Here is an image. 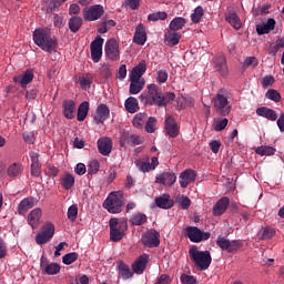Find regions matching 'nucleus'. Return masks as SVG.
Listing matches in <instances>:
<instances>
[{"mask_svg": "<svg viewBox=\"0 0 284 284\" xmlns=\"http://www.w3.org/2000/svg\"><path fill=\"white\" fill-rule=\"evenodd\" d=\"M139 99L143 105L165 108V105L176 99V94L174 92L163 93V90L159 85L152 83L146 87V90L140 94Z\"/></svg>", "mask_w": 284, "mask_h": 284, "instance_id": "obj_1", "label": "nucleus"}, {"mask_svg": "<svg viewBox=\"0 0 284 284\" xmlns=\"http://www.w3.org/2000/svg\"><path fill=\"white\" fill-rule=\"evenodd\" d=\"M33 42L41 48L43 52H48L49 54L57 52V47L59 45L57 39L52 38V33L47 29H36L33 32Z\"/></svg>", "mask_w": 284, "mask_h": 284, "instance_id": "obj_2", "label": "nucleus"}, {"mask_svg": "<svg viewBox=\"0 0 284 284\" xmlns=\"http://www.w3.org/2000/svg\"><path fill=\"white\" fill-rule=\"evenodd\" d=\"M189 256L195 267H199L201 272H205V270L212 265V255L210 254V251H199V247L192 246L189 250Z\"/></svg>", "mask_w": 284, "mask_h": 284, "instance_id": "obj_3", "label": "nucleus"}, {"mask_svg": "<svg viewBox=\"0 0 284 284\" xmlns=\"http://www.w3.org/2000/svg\"><path fill=\"white\" fill-rule=\"evenodd\" d=\"M124 201L123 193L121 191H114L108 195L102 206L110 214H121V212H123V206L125 205Z\"/></svg>", "mask_w": 284, "mask_h": 284, "instance_id": "obj_4", "label": "nucleus"}, {"mask_svg": "<svg viewBox=\"0 0 284 284\" xmlns=\"http://www.w3.org/2000/svg\"><path fill=\"white\" fill-rule=\"evenodd\" d=\"M213 108L220 116H227L232 112V104L227 100V91L220 90L213 98Z\"/></svg>", "mask_w": 284, "mask_h": 284, "instance_id": "obj_5", "label": "nucleus"}, {"mask_svg": "<svg viewBox=\"0 0 284 284\" xmlns=\"http://www.w3.org/2000/svg\"><path fill=\"white\" fill-rule=\"evenodd\" d=\"M84 21H99L103 14H105V9L101 4H93L91 7H85L82 10Z\"/></svg>", "mask_w": 284, "mask_h": 284, "instance_id": "obj_6", "label": "nucleus"}, {"mask_svg": "<svg viewBox=\"0 0 284 284\" xmlns=\"http://www.w3.org/2000/svg\"><path fill=\"white\" fill-rule=\"evenodd\" d=\"M186 236L191 243H203V241H209L212 234L210 232H203L196 226H187Z\"/></svg>", "mask_w": 284, "mask_h": 284, "instance_id": "obj_7", "label": "nucleus"}, {"mask_svg": "<svg viewBox=\"0 0 284 284\" xmlns=\"http://www.w3.org/2000/svg\"><path fill=\"white\" fill-rule=\"evenodd\" d=\"M53 236H54V224H52L51 222H48L42 226L41 232L37 234L36 243L38 245H45V243H50V241H52Z\"/></svg>", "mask_w": 284, "mask_h": 284, "instance_id": "obj_8", "label": "nucleus"}, {"mask_svg": "<svg viewBox=\"0 0 284 284\" xmlns=\"http://www.w3.org/2000/svg\"><path fill=\"white\" fill-rule=\"evenodd\" d=\"M216 245L222 250L223 252H229V254H232L233 252H236L241 247V241L239 240H227L225 236L219 235L216 240Z\"/></svg>", "mask_w": 284, "mask_h": 284, "instance_id": "obj_9", "label": "nucleus"}, {"mask_svg": "<svg viewBox=\"0 0 284 284\" xmlns=\"http://www.w3.org/2000/svg\"><path fill=\"white\" fill-rule=\"evenodd\" d=\"M103 43L105 40L101 36H97L95 39L90 44L91 59L93 63H99L103 57Z\"/></svg>", "mask_w": 284, "mask_h": 284, "instance_id": "obj_10", "label": "nucleus"}, {"mask_svg": "<svg viewBox=\"0 0 284 284\" xmlns=\"http://www.w3.org/2000/svg\"><path fill=\"white\" fill-rule=\"evenodd\" d=\"M161 233L156 230L146 231L142 235V243L145 247H159L161 245Z\"/></svg>", "mask_w": 284, "mask_h": 284, "instance_id": "obj_11", "label": "nucleus"}, {"mask_svg": "<svg viewBox=\"0 0 284 284\" xmlns=\"http://www.w3.org/2000/svg\"><path fill=\"white\" fill-rule=\"evenodd\" d=\"M104 52L111 61H119V42L114 39L108 40L104 47Z\"/></svg>", "mask_w": 284, "mask_h": 284, "instance_id": "obj_12", "label": "nucleus"}, {"mask_svg": "<svg viewBox=\"0 0 284 284\" xmlns=\"http://www.w3.org/2000/svg\"><path fill=\"white\" fill-rule=\"evenodd\" d=\"M40 270L43 274H48L49 276H54L61 272V265L58 263H48V257H41L40 260Z\"/></svg>", "mask_w": 284, "mask_h": 284, "instance_id": "obj_13", "label": "nucleus"}, {"mask_svg": "<svg viewBox=\"0 0 284 284\" xmlns=\"http://www.w3.org/2000/svg\"><path fill=\"white\" fill-rule=\"evenodd\" d=\"M227 207H230V197H221L213 206V216H223V213L227 212Z\"/></svg>", "mask_w": 284, "mask_h": 284, "instance_id": "obj_14", "label": "nucleus"}, {"mask_svg": "<svg viewBox=\"0 0 284 284\" xmlns=\"http://www.w3.org/2000/svg\"><path fill=\"white\" fill-rule=\"evenodd\" d=\"M93 119L98 125L108 121V119H110V108L108 106V104H100L97 108L95 115Z\"/></svg>", "mask_w": 284, "mask_h": 284, "instance_id": "obj_15", "label": "nucleus"}, {"mask_svg": "<svg viewBox=\"0 0 284 284\" xmlns=\"http://www.w3.org/2000/svg\"><path fill=\"white\" fill-rule=\"evenodd\" d=\"M166 134L171 136V139H176L179 136V124L176 120L172 115H169L164 122Z\"/></svg>", "mask_w": 284, "mask_h": 284, "instance_id": "obj_16", "label": "nucleus"}, {"mask_svg": "<svg viewBox=\"0 0 284 284\" xmlns=\"http://www.w3.org/2000/svg\"><path fill=\"white\" fill-rule=\"evenodd\" d=\"M34 79V72L32 70H27L20 75L13 78L14 83H20L21 88H28L29 83H32Z\"/></svg>", "mask_w": 284, "mask_h": 284, "instance_id": "obj_17", "label": "nucleus"}, {"mask_svg": "<svg viewBox=\"0 0 284 284\" xmlns=\"http://www.w3.org/2000/svg\"><path fill=\"white\" fill-rule=\"evenodd\" d=\"M180 179L181 187H187L190 183H194L196 181V171L186 169L180 174Z\"/></svg>", "mask_w": 284, "mask_h": 284, "instance_id": "obj_18", "label": "nucleus"}, {"mask_svg": "<svg viewBox=\"0 0 284 284\" xmlns=\"http://www.w3.org/2000/svg\"><path fill=\"white\" fill-rule=\"evenodd\" d=\"M121 145H131L134 148L135 145H141L143 144V138L136 135V134H129V133H123L120 140Z\"/></svg>", "mask_w": 284, "mask_h": 284, "instance_id": "obj_19", "label": "nucleus"}, {"mask_svg": "<svg viewBox=\"0 0 284 284\" xmlns=\"http://www.w3.org/2000/svg\"><path fill=\"white\" fill-rule=\"evenodd\" d=\"M146 41H148V33L145 32V27L142 23H140L135 28L133 43H136V45H145Z\"/></svg>", "mask_w": 284, "mask_h": 284, "instance_id": "obj_20", "label": "nucleus"}, {"mask_svg": "<svg viewBox=\"0 0 284 284\" xmlns=\"http://www.w3.org/2000/svg\"><path fill=\"white\" fill-rule=\"evenodd\" d=\"M155 183L172 186L173 183H176V174L174 172H163L155 178Z\"/></svg>", "mask_w": 284, "mask_h": 284, "instance_id": "obj_21", "label": "nucleus"}, {"mask_svg": "<svg viewBox=\"0 0 284 284\" xmlns=\"http://www.w3.org/2000/svg\"><path fill=\"white\" fill-rule=\"evenodd\" d=\"M37 205V199L29 196L23 199L18 205V213L23 215L28 210H32Z\"/></svg>", "mask_w": 284, "mask_h": 284, "instance_id": "obj_22", "label": "nucleus"}, {"mask_svg": "<svg viewBox=\"0 0 284 284\" xmlns=\"http://www.w3.org/2000/svg\"><path fill=\"white\" fill-rule=\"evenodd\" d=\"M98 150L102 156H108L112 152V140L102 138L98 140Z\"/></svg>", "mask_w": 284, "mask_h": 284, "instance_id": "obj_23", "label": "nucleus"}, {"mask_svg": "<svg viewBox=\"0 0 284 284\" xmlns=\"http://www.w3.org/2000/svg\"><path fill=\"white\" fill-rule=\"evenodd\" d=\"M130 94H139L145 88V79L130 78Z\"/></svg>", "mask_w": 284, "mask_h": 284, "instance_id": "obj_24", "label": "nucleus"}, {"mask_svg": "<svg viewBox=\"0 0 284 284\" xmlns=\"http://www.w3.org/2000/svg\"><path fill=\"white\" fill-rule=\"evenodd\" d=\"M274 28H276V20L270 18L266 23L256 26V32L261 37L263 34H270L271 30H274Z\"/></svg>", "mask_w": 284, "mask_h": 284, "instance_id": "obj_25", "label": "nucleus"}, {"mask_svg": "<svg viewBox=\"0 0 284 284\" xmlns=\"http://www.w3.org/2000/svg\"><path fill=\"white\" fill-rule=\"evenodd\" d=\"M148 255H141L133 264L132 270L135 274H143L145 267L148 266Z\"/></svg>", "mask_w": 284, "mask_h": 284, "instance_id": "obj_26", "label": "nucleus"}, {"mask_svg": "<svg viewBox=\"0 0 284 284\" xmlns=\"http://www.w3.org/2000/svg\"><path fill=\"white\" fill-rule=\"evenodd\" d=\"M215 62V70L222 74V77H225L227 74V59H225L224 54H220L214 58Z\"/></svg>", "mask_w": 284, "mask_h": 284, "instance_id": "obj_27", "label": "nucleus"}, {"mask_svg": "<svg viewBox=\"0 0 284 284\" xmlns=\"http://www.w3.org/2000/svg\"><path fill=\"white\" fill-rule=\"evenodd\" d=\"M256 114H257V116H263L264 119H267L268 121H276V119H278L276 111H274L273 109H268L267 106L257 108Z\"/></svg>", "mask_w": 284, "mask_h": 284, "instance_id": "obj_28", "label": "nucleus"}, {"mask_svg": "<svg viewBox=\"0 0 284 284\" xmlns=\"http://www.w3.org/2000/svg\"><path fill=\"white\" fill-rule=\"evenodd\" d=\"M148 70V64L145 63V60L140 61V63L134 67L130 73V78L131 79H143L141 77H143L145 74Z\"/></svg>", "mask_w": 284, "mask_h": 284, "instance_id": "obj_29", "label": "nucleus"}, {"mask_svg": "<svg viewBox=\"0 0 284 284\" xmlns=\"http://www.w3.org/2000/svg\"><path fill=\"white\" fill-rule=\"evenodd\" d=\"M63 114L65 119H74V110H77V104L73 100H65L62 103Z\"/></svg>", "mask_w": 284, "mask_h": 284, "instance_id": "obj_30", "label": "nucleus"}, {"mask_svg": "<svg viewBox=\"0 0 284 284\" xmlns=\"http://www.w3.org/2000/svg\"><path fill=\"white\" fill-rule=\"evenodd\" d=\"M155 205L161 210H171L174 207V200H171L170 195H163L155 199Z\"/></svg>", "mask_w": 284, "mask_h": 284, "instance_id": "obj_31", "label": "nucleus"}, {"mask_svg": "<svg viewBox=\"0 0 284 284\" xmlns=\"http://www.w3.org/2000/svg\"><path fill=\"white\" fill-rule=\"evenodd\" d=\"M40 220H41V209H34L28 215V222H29V225H31L32 230H34V227H39Z\"/></svg>", "mask_w": 284, "mask_h": 284, "instance_id": "obj_32", "label": "nucleus"}, {"mask_svg": "<svg viewBox=\"0 0 284 284\" xmlns=\"http://www.w3.org/2000/svg\"><path fill=\"white\" fill-rule=\"evenodd\" d=\"M164 39L168 45H179V41H181V33L170 30L164 34Z\"/></svg>", "mask_w": 284, "mask_h": 284, "instance_id": "obj_33", "label": "nucleus"}, {"mask_svg": "<svg viewBox=\"0 0 284 284\" xmlns=\"http://www.w3.org/2000/svg\"><path fill=\"white\" fill-rule=\"evenodd\" d=\"M109 227L110 230L114 229L116 230V232L125 233V231L128 230V223L124 221H119V219L116 217H112L109 221Z\"/></svg>", "mask_w": 284, "mask_h": 284, "instance_id": "obj_34", "label": "nucleus"}, {"mask_svg": "<svg viewBox=\"0 0 284 284\" xmlns=\"http://www.w3.org/2000/svg\"><path fill=\"white\" fill-rule=\"evenodd\" d=\"M81 26H83V18L73 16L69 19V30L74 34L81 30Z\"/></svg>", "mask_w": 284, "mask_h": 284, "instance_id": "obj_35", "label": "nucleus"}, {"mask_svg": "<svg viewBox=\"0 0 284 284\" xmlns=\"http://www.w3.org/2000/svg\"><path fill=\"white\" fill-rule=\"evenodd\" d=\"M90 112V102L84 101L78 108L77 120L82 122L85 121L88 113Z\"/></svg>", "mask_w": 284, "mask_h": 284, "instance_id": "obj_36", "label": "nucleus"}, {"mask_svg": "<svg viewBox=\"0 0 284 284\" xmlns=\"http://www.w3.org/2000/svg\"><path fill=\"white\" fill-rule=\"evenodd\" d=\"M185 23H187L185 18L176 17L170 22L169 28L173 32H179V30H183V28H185Z\"/></svg>", "mask_w": 284, "mask_h": 284, "instance_id": "obj_37", "label": "nucleus"}, {"mask_svg": "<svg viewBox=\"0 0 284 284\" xmlns=\"http://www.w3.org/2000/svg\"><path fill=\"white\" fill-rule=\"evenodd\" d=\"M21 172H23V164H21L20 162H14L7 169V174L11 179H16V176H19Z\"/></svg>", "mask_w": 284, "mask_h": 284, "instance_id": "obj_38", "label": "nucleus"}, {"mask_svg": "<svg viewBox=\"0 0 284 284\" xmlns=\"http://www.w3.org/2000/svg\"><path fill=\"white\" fill-rule=\"evenodd\" d=\"M225 19L234 30H241V18H239V14L236 12H230L225 16Z\"/></svg>", "mask_w": 284, "mask_h": 284, "instance_id": "obj_39", "label": "nucleus"}, {"mask_svg": "<svg viewBox=\"0 0 284 284\" xmlns=\"http://www.w3.org/2000/svg\"><path fill=\"white\" fill-rule=\"evenodd\" d=\"M276 235V230L271 226L262 227V230L257 233L258 239L262 241H267L270 239H274Z\"/></svg>", "mask_w": 284, "mask_h": 284, "instance_id": "obj_40", "label": "nucleus"}, {"mask_svg": "<svg viewBox=\"0 0 284 284\" xmlns=\"http://www.w3.org/2000/svg\"><path fill=\"white\" fill-rule=\"evenodd\" d=\"M118 272L124 281H128V278H132L133 276L130 266H128V264H125L124 262H119Z\"/></svg>", "mask_w": 284, "mask_h": 284, "instance_id": "obj_41", "label": "nucleus"}, {"mask_svg": "<svg viewBox=\"0 0 284 284\" xmlns=\"http://www.w3.org/2000/svg\"><path fill=\"white\" fill-rule=\"evenodd\" d=\"M124 108L130 114H134L139 110V100L134 97H130L125 100Z\"/></svg>", "mask_w": 284, "mask_h": 284, "instance_id": "obj_42", "label": "nucleus"}, {"mask_svg": "<svg viewBox=\"0 0 284 284\" xmlns=\"http://www.w3.org/2000/svg\"><path fill=\"white\" fill-rule=\"evenodd\" d=\"M146 121H148V113H145V112L138 113L133 118V125L138 130H143V125H145Z\"/></svg>", "mask_w": 284, "mask_h": 284, "instance_id": "obj_43", "label": "nucleus"}, {"mask_svg": "<svg viewBox=\"0 0 284 284\" xmlns=\"http://www.w3.org/2000/svg\"><path fill=\"white\" fill-rule=\"evenodd\" d=\"M255 154L260 156H274L276 154V149L274 146H258L255 150Z\"/></svg>", "mask_w": 284, "mask_h": 284, "instance_id": "obj_44", "label": "nucleus"}, {"mask_svg": "<svg viewBox=\"0 0 284 284\" xmlns=\"http://www.w3.org/2000/svg\"><path fill=\"white\" fill-rule=\"evenodd\" d=\"M61 185L64 190H72V187H74V175L67 173L61 179Z\"/></svg>", "mask_w": 284, "mask_h": 284, "instance_id": "obj_45", "label": "nucleus"}, {"mask_svg": "<svg viewBox=\"0 0 284 284\" xmlns=\"http://www.w3.org/2000/svg\"><path fill=\"white\" fill-rule=\"evenodd\" d=\"M130 223H132V225H143L144 223H148V215L135 213L132 215Z\"/></svg>", "mask_w": 284, "mask_h": 284, "instance_id": "obj_46", "label": "nucleus"}, {"mask_svg": "<svg viewBox=\"0 0 284 284\" xmlns=\"http://www.w3.org/2000/svg\"><path fill=\"white\" fill-rule=\"evenodd\" d=\"M155 128H156V118H153V116L148 118L144 126L145 132H148L149 134H154V132H156Z\"/></svg>", "mask_w": 284, "mask_h": 284, "instance_id": "obj_47", "label": "nucleus"}, {"mask_svg": "<svg viewBox=\"0 0 284 284\" xmlns=\"http://www.w3.org/2000/svg\"><path fill=\"white\" fill-rule=\"evenodd\" d=\"M203 7H196L191 14V21L192 23H201V19H203Z\"/></svg>", "mask_w": 284, "mask_h": 284, "instance_id": "obj_48", "label": "nucleus"}, {"mask_svg": "<svg viewBox=\"0 0 284 284\" xmlns=\"http://www.w3.org/2000/svg\"><path fill=\"white\" fill-rule=\"evenodd\" d=\"M92 81H93L92 74L87 73L80 79V87L82 88V90H90L92 85Z\"/></svg>", "mask_w": 284, "mask_h": 284, "instance_id": "obj_49", "label": "nucleus"}, {"mask_svg": "<svg viewBox=\"0 0 284 284\" xmlns=\"http://www.w3.org/2000/svg\"><path fill=\"white\" fill-rule=\"evenodd\" d=\"M78 260L79 253L77 252L67 253L64 256H62V263L64 265H72V263H74Z\"/></svg>", "mask_w": 284, "mask_h": 284, "instance_id": "obj_50", "label": "nucleus"}, {"mask_svg": "<svg viewBox=\"0 0 284 284\" xmlns=\"http://www.w3.org/2000/svg\"><path fill=\"white\" fill-rule=\"evenodd\" d=\"M176 203L180 204L182 210H190V205H192V201L186 195H178Z\"/></svg>", "mask_w": 284, "mask_h": 284, "instance_id": "obj_51", "label": "nucleus"}, {"mask_svg": "<svg viewBox=\"0 0 284 284\" xmlns=\"http://www.w3.org/2000/svg\"><path fill=\"white\" fill-rule=\"evenodd\" d=\"M135 165L140 170V172H150V170H152L150 160H136Z\"/></svg>", "mask_w": 284, "mask_h": 284, "instance_id": "obj_52", "label": "nucleus"}, {"mask_svg": "<svg viewBox=\"0 0 284 284\" xmlns=\"http://www.w3.org/2000/svg\"><path fill=\"white\" fill-rule=\"evenodd\" d=\"M168 19V12L160 11L148 16L149 21H165Z\"/></svg>", "mask_w": 284, "mask_h": 284, "instance_id": "obj_53", "label": "nucleus"}, {"mask_svg": "<svg viewBox=\"0 0 284 284\" xmlns=\"http://www.w3.org/2000/svg\"><path fill=\"white\" fill-rule=\"evenodd\" d=\"M68 219L69 221H71V223H74V221H77V216H79V206H77V204L71 205L68 209Z\"/></svg>", "mask_w": 284, "mask_h": 284, "instance_id": "obj_54", "label": "nucleus"}, {"mask_svg": "<svg viewBox=\"0 0 284 284\" xmlns=\"http://www.w3.org/2000/svg\"><path fill=\"white\" fill-rule=\"evenodd\" d=\"M125 236V233L121 231H116V229H110V240L112 243H118V241H121Z\"/></svg>", "mask_w": 284, "mask_h": 284, "instance_id": "obj_55", "label": "nucleus"}, {"mask_svg": "<svg viewBox=\"0 0 284 284\" xmlns=\"http://www.w3.org/2000/svg\"><path fill=\"white\" fill-rule=\"evenodd\" d=\"M168 79H169V74L166 70L161 69L155 73L156 83H160V84L166 83Z\"/></svg>", "mask_w": 284, "mask_h": 284, "instance_id": "obj_56", "label": "nucleus"}, {"mask_svg": "<svg viewBox=\"0 0 284 284\" xmlns=\"http://www.w3.org/2000/svg\"><path fill=\"white\" fill-rule=\"evenodd\" d=\"M266 99H270V101H274L275 103L281 102V93L278 91L271 89L266 92Z\"/></svg>", "mask_w": 284, "mask_h": 284, "instance_id": "obj_57", "label": "nucleus"}, {"mask_svg": "<svg viewBox=\"0 0 284 284\" xmlns=\"http://www.w3.org/2000/svg\"><path fill=\"white\" fill-rule=\"evenodd\" d=\"M101 168V164H99L98 160H91L88 166V173L89 174H97Z\"/></svg>", "mask_w": 284, "mask_h": 284, "instance_id": "obj_58", "label": "nucleus"}, {"mask_svg": "<svg viewBox=\"0 0 284 284\" xmlns=\"http://www.w3.org/2000/svg\"><path fill=\"white\" fill-rule=\"evenodd\" d=\"M227 123H230V121L226 118L217 121L214 126L215 132H223V130L227 128Z\"/></svg>", "mask_w": 284, "mask_h": 284, "instance_id": "obj_59", "label": "nucleus"}, {"mask_svg": "<svg viewBox=\"0 0 284 284\" xmlns=\"http://www.w3.org/2000/svg\"><path fill=\"white\" fill-rule=\"evenodd\" d=\"M180 281L182 284H196V277L194 275L182 274Z\"/></svg>", "mask_w": 284, "mask_h": 284, "instance_id": "obj_60", "label": "nucleus"}, {"mask_svg": "<svg viewBox=\"0 0 284 284\" xmlns=\"http://www.w3.org/2000/svg\"><path fill=\"white\" fill-rule=\"evenodd\" d=\"M125 77H128V67L125 64L120 65L119 70H118V75L116 78L120 81H123V79H125Z\"/></svg>", "mask_w": 284, "mask_h": 284, "instance_id": "obj_61", "label": "nucleus"}, {"mask_svg": "<svg viewBox=\"0 0 284 284\" xmlns=\"http://www.w3.org/2000/svg\"><path fill=\"white\" fill-rule=\"evenodd\" d=\"M275 80L272 75H265L262 80V88H270L274 85Z\"/></svg>", "mask_w": 284, "mask_h": 284, "instance_id": "obj_62", "label": "nucleus"}, {"mask_svg": "<svg viewBox=\"0 0 284 284\" xmlns=\"http://www.w3.org/2000/svg\"><path fill=\"white\" fill-rule=\"evenodd\" d=\"M31 176L39 179L41 176V164H31Z\"/></svg>", "mask_w": 284, "mask_h": 284, "instance_id": "obj_63", "label": "nucleus"}, {"mask_svg": "<svg viewBox=\"0 0 284 284\" xmlns=\"http://www.w3.org/2000/svg\"><path fill=\"white\" fill-rule=\"evenodd\" d=\"M170 283H172V280L168 274H162L155 282V284H170Z\"/></svg>", "mask_w": 284, "mask_h": 284, "instance_id": "obj_64", "label": "nucleus"}]
</instances>
